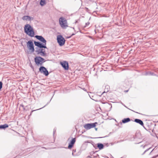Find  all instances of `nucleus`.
Instances as JSON below:
<instances>
[{"label":"nucleus","instance_id":"f8f14e48","mask_svg":"<svg viewBox=\"0 0 158 158\" xmlns=\"http://www.w3.org/2000/svg\"><path fill=\"white\" fill-rule=\"evenodd\" d=\"M36 52L37 53V54H40L42 56H45L46 54L45 51H43V49H41L39 50H37Z\"/></svg>","mask_w":158,"mask_h":158},{"label":"nucleus","instance_id":"f3484780","mask_svg":"<svg viewBox=\"0 0 158 158\" xmlns=\"http://www.w3.org/2000/svg\"><path fill=\"white\" fill-rule=\"evenodd\" d=\"M8 127V126L7 124H5L3 125H1L0 126V129H5L6 128H7Z\"/></svg>","mask_w":158,"mask_h":158},{"label":"nucleus","instance_id":"2eb2a0df","mask_svg":"<svg viewBox=\"0 0 158 158\" xmlns=\"http://www.w3.org/2000/svg\"><path fill=\"white\" fill-rule=\"evenodd\" d=\"M97 147L100 150L104 148V145L102 144L98 143L97 144Z\"/></svg>","mask_w":158,"mask_h":158},{"label":"nucleus","instance_id":"20e7f679","mask_svg":"<svg viewBox=\"0 0 158 158\" xmlns=\"http://www.w3.org/2000/svg\"><path fill=\"white\" fill-rule=\"evenodd\" d=\"M27 47L29 51L31 53L33 52L34 51V48L33 42L31 40L29 41L27 43Z\"/></svg>","mask_w":158,"mask_h":158},{"label":"nucleus","instance_id":"7ed1b4c3","mask_svg":"<svg viewBox=\"0 0 158 158\" xmlns=\"http://www.w3.org/2000/svg\"><path fill=\"white\" fill-rule=\"evenodd\" d=\"M35 61L36 64L38 66L41 65L44 62V59L40 56L35 57Z\"/></svg>","mask_w":158,"mask_h":158},{"label":"nucleus","instance_id":"9b49d317","mask_svg":"<svg viewBox=\"0 0 158 158\" xmlns=\"http://www.w3.org/2000/svg\"><path fill=\"white\" fill-rule=\"evenodd\" d=\"M76 141V139L75 138H74L72 139V140L71 141V142H70V143L69 144L68 148L69 149H71L73 147V145L75 143Z\"/></svg>","mask_w":158,"mask_h":158},{"label":"nucleus","instance_id":"9d476101","mask_svg":"<svg viewBox=\"0 0 158 158\" xmlns=\"http://www.w3.org/2000/svg\"><path fill=\"white\" fill-rule=\"evenodd\" d=\"M35 37L38 40L41 41L44 44V45H46V41L45 39L41 36L36 35Z\"/></svg>","mask_w":158,"mask_h":158},{"label":"nucleus","instance_id":"1a4fd4ad","mask_svg":"<svg viewBox=\"0 0 158 158\" xmlns=\"http://www.w3.org/2000/svg\"><path fill=\"white\" fill-rule=\"evenodd\" d=\"M34 44L35 45L39 48H46L45 45H44V44L43 43L42 44H41L39 42H37L36 41L34 42Z\"/></svg>","mask_w":158,"mask_h":158},{"label":"nucleus","instance_id":"4468645a","mask_svg":"<svg viewBox=\"0 0 158 158\" xmlns=\"http://www.w3.org/2000/svg\"><path fill=\"white\" fill-rule=\"evenodd\" d=\"M135 122L139 123V124H140V125H141L142 126H143L144 124H143V121L140 119H135Z\"/></svg>","mask_w":158,"mask_h":158},{"label":"nucleus","instance_id":"a211bd4d","mask_svg":"<svg viewBox=\"0 0 158 158\" xmlns=\"http://www.w3.org/2000/svg\"><path fill=\"white\" fill-rule=\"evenodd\" d=\"M46 0H41L40 4L41 6H43L46 4Z\"/></svg>","mask_w":158,"mask_h":158},{"label":"nucleus","instance_id":"dca6fc26","mask_svg":"<svg viewBox=\"0 0 158 158\" xmlns=\"http://www.w3.org/2000/svg\"><path fill=\"white\" fill-rule=\"evenodd\" d=\"M130 121V119L129 118H124L122 120V122L123 123H127Z\"/></svg>","mask_w":158,"mask_h":158},{"label":"nucleus","instance_id":"412c9836","mask_svg":"<svg viewBox=\"0 0 158 158\" xmlns=\"http://www.w3.org/2000/svg\"><path fill=\"white\" fill-rule=\"evenodd\" d=\"M34 110H32V111H31V112H33V111H34Z\"/></svg>","mask_w":158,"mask_h":158},{"label":"nucleus","instance_id":"f257e3e1","mask_svg":"<svg viewBox=\"0 0 158 158\" xmlns=\"http://www.w3.org/2000/svg\"><path fill=\"white\" fill-rule=\"evenodd\" d=\"M24 31L29 36L33 37L35 35V32L33 28L29 24L25 25L24 27Z\"/></svg>","mask_w":158,"mask_h":158},{"label":"nucleus","instance_id":"ddd939ff","mask_svg":"<svg viewBox=\"0 0 158 158\" xmlns=\"http://www.w3.org/2000/svg\"><path fill=\"white\" fill-rule=\"evenodd\" d=\"M22 19L24 20H31V19H33L32 18H31L28 16H25L23 17Z\"/></svg>","mask_w":158,"mask_h":158},{"label":"nucleus","instance_id":"aec40b11","mask_svg":"<svg viewBox=\"0 0 158 158\" xmlns=\"http://www.w3.org/2000/svg\"><path fill=\"white\" fill-rule=\"evenodd\" d=\"M107 89H108V87H109L108 86H107Z\"/></svg>","mask_w":158,"mask_h":158},{"label":"nucleus","instance_id":"4be33fe9","mask_svg":"<svg viewBox=\"0 0 158 158\" xmlns=\"http://www.w3.org/2000/svg\"><path fill=\"white\" fill-rule=\"evenodd\" d=\"M95 129H96V130H97V128H96Z\"/></svg>","mask_w":158,"mask_h":158},{"label":"nucleus","instance_id":"39448f33","mask_svg":"<svg viewBox=\"0 0 158 158\" xmlns=\"http://www.w3.org/2000/svg\"><path fill=\"white\" fill-rule=\"evenodd\" d=\"M57 42L60 46H63L64 44L65 40L61 35H58L57 36Z\"/></svg>","mask_w":158,"mask_h":158},{"label":"nucleus","instance_id":"6ab92c4d","mask_svg":"<svg viewBox=\"0 0 158 158\" xmlns=\"http://www.w3.org/2000/svg\"><path fill=\"white\" fill-rule=\"evenodd\" d=\"M2 82L1 81H0V90H1V88H2Z\"/></svg>","mask_w":158,"mask_h":158},{"label":"nucleus","instance_id":"0eeeda50","mask_svg":"<svg viewBox=\"0 0 158 158\" xmlns=\"http://www.w3.org/2000/svg\"><path fill=\"white\" fill-rule=\"evenodd\" d=\"M40 72L42 73H43L46 76L48 75V72L45 68L44 67H40L39 69Z\"/></svg>","mask_w":158,"mask_h":158},{"label":"nucleus","instance_id":"6e6552de","mask_svg":"<svg viewBox=\"0 0 158 158\" xmlns=\"http://www.w3.org/2000/svg\"><path fill=\"white\" fill-rule=\"evenodd\" d=\"M60 64L62 67L66 70H68L69 69V64L67 62L64 61L60 62Z\"/></svg>","mask_w":158,"mask_h":158},{"label":"nucleus","instance_id":"423d86ee","mask_svg":"<svg viewBox=\"0 0 158 158\" xmlns=\"http://www.w3.org/2000/svg\"><path fill=\"white\" fill-rule=\"evenodd\" d=\"M97 123L95 122L92 123H88L85 124L84 126V128L86 130H89L91 128L95 127L96 124H97Z\"/></svg>","mask_w":158,"mask_h":158},{"label":"nucleus","instance_id":"f03ea898","mask_svg":"<svg viewBox=\"0 0 158 158\" xmlns=\"http://www.w3.org/2000/svg\"><path fill=\"white\" fill-rule=\"evenodd\" d=\"M59 22L61 27L63 28H65L68 27L67 20L62 17L59 19Z\"/></svg>","mask_w":158,"mask_h":158}]
</instances>
